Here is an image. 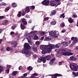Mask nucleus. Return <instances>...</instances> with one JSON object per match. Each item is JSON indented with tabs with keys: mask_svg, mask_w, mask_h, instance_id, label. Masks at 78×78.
Returning <instances> with one entry per match:
<instances>
[{
	"mask_svg": "<svg viewBox=\"0 0 78 78\" xmlns=\"http://www.w3.org/2000/svg\"><path fill=\"white\" fill-rule=\"evenodd\" d=\"M31 49V46L28 43H25L24 45V49L21 51L22 53L26 54V56L30 58V51L29 50Z\"/></svg>",
	"mask_w": 78,
	"mask_h": 78,
	"instance_id": "obj_1",
	"label": "nucleus"
},
{
	"mask_svg": "<svg viewBox=\"0 0 78 78\" xmlns=\"http://www.w3.org/2000/svg\"><path fill=\"white\" fill-rule=\"evenodd\" d=\"M68 51H70V50L69 49L66 48L60 50L57 52V54L58 56L59 57L61 56L62 55H63V56H71L73 55V53L68 52Z\"/></svg>",
	"mask_w": 78,
	"mask_h": 78,
	"instance_id": "obj_2",
	"label": "nucleus"
},
{
	"mask_svg": "<svg viewBox=\"0 0 78 78\" xmlns=\"http://www.w3.org/2000/svg\"><path fill=\"white\" fill-rule=\"evenodd\" d=\"M55 47V45L51 44H49L48 45H41L40 46V49L43 50H46L48 49L49 48H52Z\"/></svg>",
	"mask_w": 78,
	"mask_h": 78,
	"instance_id": "obj_3",
	"label": "nucleus"
},
{
	"mask_svg": "<svg viewBox=\"0 0 78 78\" xmlns=\"http://www.w3.org/2000/svg\"><path fill=\"white\" fill-rule=\"evenodd\" d=\"M49 35H51L52 36L57 38L59 36V32L55 30L54 32L51 31L49 33Z\"/></svg>",
	"mask_w": 78,
	"mask_h": 78,
	"instance_id": "obj_4",
	"label": "nucleus"
},
{
	"mask_svg": "<svg viewBox=\"0 0 78 78\" xmlns=\"http://www.w3.org/2000/svg\"><path fill=\"white\" fill-rule=\"evenodd\" d=\"M55 47L54 48H50L48 49H44L41 52V53L43 55H45L47 53H50L51 52V50L52 49H55Z\"/></svg>",
	"mask_w": 78,
	"mask_h": 78,
	"instance_id": "obj_5",
	"label": "nucleus"
},
{
	"mask_svg": "<svg viewBox=\"0 0 78 78\" xmlns=\"http://www.w3.org/2000/svg\"><path fill=\"white\" fill-rule=\"evenodd\" d=\"M69 67L70 69H77L78 68V65L76 63H72L70 64Z\"/></svg>",
	"mask_w": 78,
	"mask_h": 78,
	"instance_id": "obj_6",
	"label": "nucleus"
},
{
	"mask_svg": "<svg viewBox=\"0 0 78 78\" xmlns=\"http://www.w3.org/2000/svg\"><path fill=\"white\" fill-rule=\"evenodd\" d=\"M51 57L50 55H48L47 56H46L45 57H43L42 59L44 60L43 63H45L46 62V60L49 61Z\"/></svg>",
	"mask_w": 78,
	"mask_h": 78,
	"instance_id": "obj_7",
	"label": "nucleus"
},
{
	"mask_svg": "<svg viewBox=\"0 0 78 78\" xmlns=\"http://www.w3.org/2000/svg\"><path fill=\"white\" fill-rule=\"evenodd\" d=\"M71 40L72 41H73L72 43L73 44V45H75V44H76V43L78 42V39L77 38V37H73L71 38Z\"/></svg>",
	"mask_w": 78,
	"mask_h": 78,
	"instance_id": "obj_8",
	"label": "nucleus"
},
{
	"mask_svg": "<svg viewBox=\"0 0 78 78\" xmlns=\"http://www.w3.org/2000/svg\"><path fill=\"white\" fill-rule=\"evenodd\" d=\"M41 3L45 6H48L49 4V0H44L41 2Z\"/></svg>",
	"mask_w": 78,
	"mask_h": 78,
	"instance_id": "obj_9",
	"label": "nucleus"
},
{
	"mask_svg": "<svg viewBox=\"0 0 78 78\" xmlns=\"http://www.w3.org/2000/svg\"><path fill=\"white\" fill-rule=\"evenodd\" d=\"M26 39L28 41V43H29L30 45H32V42L31 40V36H27L26 37Z\"/></svg>",
	"mask_w": 78,
	"mask_h": 78,
	"instance_id": "obj_10",
	"label": "nucleus"
},
{
	"mask_svg": "<svg viewBox=\"0 0 78 78\" xmlns=\"http://www.w3.org/2000/svg\"><path fill=\"white\" fill-rule=\"evenodd\" d=\"M11 45L12 47L16 48L17 45V42L14 41H12L11 42Z\"/></svg>",
	"mask_w": 78,
	"mask_h": 78,
	"instance_id": "obj_11",
	"label": "nucleus"
},
{
	"mask_svg": "<svg viewBox=\"0 0 78 78\" xmlns=\"http://www.w3.org/2000/svg\"><path fill=\"white\" fill-rule=\"evenodd\" d=\"M50 5L52 6H55L56 4V0H50Z\"/></svg>",
	"mask_w": 78,
	"mask_h": 78,
	"instance_id": "obj_12",
	"label": "nucleus"
},
{
	"mask_svg": "<svg viewBox=\"0 0 78 78\" xmlns=\"http://www.w3.org/2000/svg\"><path fill=\"white\" fill-rule=\"evenodd\" d=\"M57 76H62V75L58 73L55 74L52 76V78H57Z\"/></svg>",
	"mask_w": 78,
	"mask_h": 78,
	"instance_id": "obj_13",
	"label": "nucleus"
},
{
	"mask_svg": "<svg viewBox=\"0 0 78 78\" xmlns=\"http://www.w3.org/2000/svg\"><path fill=\"white\" fill-rule=\"evenodd\" d=\"M55 57H53L52 59L51 60V62L50 63V64L53 66L54 64V62H53L55 61Z\"/></svg>",
	"mask_w": 78,
	"mask_h": 78,
	"instance_id": "obj_14",
	"label": "nucleus"
},
{
	"mask_svg": "<svg viewBox=\"0 0 78 78\" xmlns=\"http://www.w3.org/2000/svg\"><path fill=\"white\" fill-rule=\"evenodd\" d=\"M76 57L74 56H71L69 58V60H70L71 61H76Z\"/></svg>",
	"mask_w": 78,
	"mask_h": 78,
	"instance_id": "obj_15",
	"label": "nucleus"
},
{
	"mask_svg": "<svg viewBox=\"0 0 78 78\" xmlns=\"http://www.w3.org/2000/svg\"><path fill=\"white\" fill-rule=\"evenodd\" d=\"M61 44L62 45L63 44L64 47H65L68 46V45H69V44H68L67 42H66L65 41L61 43Z\"/></svg>",
	"mask_w": 78,
	"mask_h": 78,
	"instance_id": "obj_16",
	"label": "nucleus"
},
{
	"mask_svg": "<svg viewBox=\"0 0 78 78\" xmlns=\"http://www.w3.org/2000/svg\"><path fill=\"white\" fill-rule=\"evenodd\" d=\"M56 11L53 10L51 11V13L50 14V16H53V15L56 14Z\"/></svg>",
	"mask_w": 78,
	"mask_h": 78,
	"instance_id": "obj_17",
	"label": "nucleus"
},
{
	"mask_svg": "<svg viewBox=\"0 0 78 78\" xmlns=\"http://www.w3.org/2000/svg\"><path fill=\"white\" fill-rule=\"evenodd\" d=\"M25 11L27 13H28L30 11V7H27L26 9L25 10Z\"/></svg>",
	"mask_w": 78,
	"mask_h": 78,
	"instance_id": "obj_18",
	"label": "nucleus"
},
{
	"mask_svg": "<svg viewBox=\"0 0 78 78\" xmlns=\"http://www.w3.org/2000/svg\"><path fill=\"white\" fill-rule=\"evenodd\" d=\"M51 39L50 38V37H47L44 38V41H50Z\"/></svg>",
	"mask_w": 78,
	"mask_h": 78,
	"instance_id": "obj_19",
	"label": "nucleus"
},
{
	"mask_svg": "<svg viewBox=\"0 0 78 78\" xmlns=\"http://www.w3.org/2000/svg\"><path fill=\"white\" fill-rule=\"evenodd\" d=\"M61 0H55V2H58V4H57V5H56V7H57L58 6V5H61Z\"/></svg>",
	"mask_w": 78,
	"mask_h": 78,
	"instance_id": "obj_20",
	"label": "nucleus"
},
{
	"mask_svg": "<svg viewBox=\"0 0 78 78\" xmlns=\"http://www.w3.org/2000/svg\"><path fill=\"white\" fill-rule=\"evenodd\" d=\"M68 21L69 23H72L73 22V20L72 19V18H69L68 19Z\"/></svg>",
	"mask_w": 78,
	"mask_h": 78,
	"instance_id": "obj_21",
	"label": "nucleus"
},
{
	"mask_svg": "<svg viewBox=\"0 0 78 78\" xmlns=\"http://www.w3.org/2000/svg\"><path fill=\"white\" fill-rule=\"evenodd\" d=\"M61 45H62V44H60V43H58L57 44H56L55 45V47L56 48H59V47H61Z\"/></svg>",
	"mask_w": 78,
	"mask_h": 78,
	"instance_id": "obj_22",
	"label": "nucleus"
},
{
	"mask_svg": "<svg viewBox=\"0 0 78 78\" xmlns=\"http://www.w3.org/2000/svg\"><path fill=\"white\" fill-rule=\"evenodd\" d=\"M73 75L72 76L73 77H76V76H78V74L75 73V72H73Z\"/></svg>",
	"mask_w": 78,
	"mask_h": 78,
	"instance_id": "obj_23",
	"label": "nucleus"
},
{
	"mask_svg": "<svg viewBox=\"0 0 78 78\" xmlns=\"http://www.w3.org/2000/svg\"><path fill=\"white\" fill-rule=\"evenodd\" d=\"M8 20H5L4 21H3L2 22V24L3 25H5L6 24V23L8 22Z\"/></svg>",
	"mask_w": 78,
	"mask_h": 78,
	"instance_id": "obj_24",
	"label": "nucleus"
},
{
	"mask_svg": "<svg viewBox=\"0 0 78 78\" xmlns=\"http://www.w3.org/2000/svg\"><path fill=\"white\" fill-rule=\"evenodd\" d=\"M39 39V37L37 35L35 34L34 37V40H37Z\"/></svg>",
	"mask_w": 78,
	"mask_h": 78,
	"instance_id": "obj_25",
	"label": "nucleus"
},
{
	"mask_svg": "<svg viewBox=\"0 0 78 78\" xmlns=\"http://www.w3.org/2000/svg\"><path fill=\"white\" fill-rule=\"evenodd\" d=\"M42 61H43V62H44V60L42 59V57L41 58V59L39 58L37 60L38 62H39V63L41 62Z\"/></svg>",
	"mask_w": 78,
	"mask_h": 78,
	"instance_id": "obj_26",
	"label": "nucleus"
},
{
	"mask_svg": "<svg viewBox=\"0 0 78 78\" xmlns=\"http://www.w3.org/2000/svg\"><path fill=\"white\" fill-rule=\"evenodd\" d=\"M17 4L15 2H13L12 3V8H16L17 7Z\"/></svg>",
	"mask_w": 78,
	"mask_h": 78,
	"instance_id": "obj_27",
	"label": "nucleus"
},
{
	"mask_svg": "<svg viewBox=\"0 0 78 78\" xmlns=\"http://www.w3.org/2000/svg\"><path fill=\"white\" fill-rule=\"evenodd\" d=\"M16 27V24H14L11 27V29H12V30H15V29Z\"/></svg>",
	"mask_w": 78,
	"mask_h": 78,
	"instance_id": "obj_28",
	"label": "nucleus"
},
{
	"mask_svg": "<svg viewBox=\"0 0 78 78\" xmlns=\"http://www.w3.org/2000/svg\"><path fill=\"white\" fill-rule=\"evenodd\" d=\"M20 28L21 30H23L25 28V26L23 24H21Z\"/></svg>",
	"mask_w": 78,
	"mask_h": 78,
	"instance_id": "obj_29",
	"label": "nucleus"
},
{
	"mask_svg": "<svg viewBox=\"0 0 78 78\" xmlns=\"http://www.w3.org/2000/svg\"><path fill=\"white\" fill-rule=\"evenodd\" d=\"M65 14V13H62V14H61L60 16V17L61 18H64L65 17V15H64Z\"/></svg>",
	"mask_w": 78,
	"mask_h": 78,
	"instance_id": "obj_30",
	"label": "nucleus"
},
{
	"mask_svg": "<svg viewBox=\"0 0 78 78\" xmlns=\"http://www.w3.org/2000/svg\"><path fill=\"white\" fill-rule=\"evenodd\" d=\"M26 12L25 11V10L22 11V15L23 16H25V14H26Z\"/></svg>",
	"mask_w": 78,
	"mask_h": 78,
	"instance_id": "obj_31",
	"label": "nucleus"
},
{
	"mask_svg": "<svg viewBox=\"0 0 78 78\" xmlns=\"http://www.w3.org/2000/svg\"><path fill=\"white\" fill-rule=\"evenodd\" d=\"M56 21H52L51 22V25H56Z\"/></svg>",
	"mask_w": 78,
	"mask_h": 78,
	"instance_id": "obj_32",
	"label": "nucleus"
},
{
	"mask_svg": "<svg viewBox=\"0 0 78 78\" xmlns=\"http://www.w3.org/2000/svg\"><path fill=\"white\" fill-rule=\"evenodd\" d=\"M18 71H14L12 73V75L13 76H15L17 74V73Z\"/></svg>",
	"mask_w": 78,
	"mask_h": 78,
	"instance_id": "obj_33",
	"label": "nucleus"
},
{
	"mask_svg": "<svg viewBox=\"0 0 78 78\" xmlns=\"http://www.w3.org/2000/svg\"><path fill=\"white\" fill-rule=\"evenodd\" d=\"M21 14H22V12L20 11L17 14V16L18 17H20L21 16Z\"/></svg>",
	"mask_w": 78,
	"mask_h": 78,
	"instance_id": "obj_34",
	"label": "nucleus"
},
{
	"mask_svg": "<svg viewBox=\"0 0 78 78\" xmlns=\"http://www.w3.org/2000/svg\"><path fill=\"white\" fill-rule=\"evenodd\" d=\"M35 9V6L34 5H32L30 7V9H32V10H33V9Z\"/></svg>",
	"mask_w": 78,
	"mask_h": 78,
	"instance_id": "obj_35",
	"label": "nucleus"
},
{
	"mask_svg": "<svg viewBox=\"0 0 78 78\" xmlns=\"http://www.w3.org/2000/svg\"><path fill=\"white\" fill-rule=\"evenodd\" d=\"M24 21H25V18L21 19V20L20 21V22H22V23H23Z\"/></svg>",
	"mask_w": 78,
	"mask_h": 78,
	"instance_id": "obj_36",
	"label": "nucleus"
},
{
	"mask_svg": "<svg viewBox=\"0 0 78 78\" xmlns=\"http://www.w3.org/2000/svg\"><path fill=\"white\" fill-rule=\"evenodd\" d=\"M7 66L6 67L7 68H8L10 69V68H11V67H12V66H11V65H7Z\"/></svg>",
	"mask_w": 78,
	"mask_h": 78,
	"instance_id": "obj_37",
	"label": "nucleus"
},
{
	"mask_svg": "<svg viewBox=\"0 0 78 78\" xmlns=\"http://www.w3.org/2000/svg\"><path fill=\"white\" fill-rule=\"evenodd\" d=\"M45 33L44 32H42L40 33V35L41 36H43V35H44V34H45Z\"/></svg>",
	"mask_w": 78,
	"mask_h": 78,
	"instance_id": "obj_38",
	"label": "nucleus"
},
{
	"mask_svg": "<svg viewBox=\"0 0 78 78\" xmlns=\"http://www.w3.org/2000/svg\"><path fill=\"white\" fill-rule=\"evenodd\" d=\"M36 44L37 45H39L40 44V42L39 41H37L36 42Z\"/></svg>",
	"mask_w": 78,
	"mask_h": 78,
	"instance_id": "obj_39",
	"label": "nucleus"
},
{
	"mask_svg": "<svg viewBox=\"0 0 78 78\" xmlns=\"http://www.w3.org/2000/svg\"><path fill=\"white\" fill-rule=\"evenodd\" d=\"M71 69L73 71H78V69Z\"/></svg>",
	"mask_w": 78,
	"mask_h": 78,
	"instance_id": "obj_40",
	"label": "nucleus"
},
{
	"mask_svg": "<svg viewBox=\"0 0 78 78\" xmlns=\"http://www.w3.org/2000/svg\"><path fill=\"white\" fill-rule=\"evenodd\" d=\"M71 5H72V3L69 2L68 3L67 5V6H71Z\"/></svg>",
	"mask_w": 78,
	"mask_h": 78,
	"instance_id": "obj_41",
	"label": "nucleus"
},
{
	"mask_svg": "<svg viewBox=\"0 0 78 78\" xmlns=\"http://www.w3.org/2000/svg\"><path fill=\"white\" fill-rule=\"evenodd\" d=\"M25 34L26 35H28L29 33H28V31L27 30L25 31Z\"/></svg>",
	"mask_w": 78,
	"mask_h": 78,
	"instance_id": "obj_42",
	"label": "nucleus"
},
{
	"mask_svg": "<svg viewBox=\"0 0 78 78\" xmlns=\"http://www.w3.org/2000/svg\"><path fill=\"white\" fill-rule=\"evenodd\" d=\"M23 25H27V22L26 21H24V22L23 23Z\"/></svg>",
	"mask_w": 78,
	"mask_h": 78,
	"instance_id": "obj_43",
	"label": "nucleus"
},
{
	"mask_svg": "<svg viewBox=\"0 0 78 78\" xmlns=\"http://www.w3.org/2000/svg\"><path fill=\"white\" fill-rule=\"evenodd\" d=\"M48 17H46L44 19V20H45V21H47V20H48Z\"/></svg>",
	"mask_w": 78,
	"mask_h": 78,
	"instance_id": "obj_44",
	"label": "nucleus"
},
{
	"mask_svg": "<svg viewBox=\"0 0 78 78\" xmlns=\"http://www.w3.org/2000/svg\"><path fill=\"white\" fill-rule=\"evenodd\" d=\"M33 49L34 50H35V51H37V48L36 47L33 48Z\"/></svg>",
	"mask_w": 78,
	"mask_h": 78,
	"instance_id": "obj_45",
	"label": "nucleus"
},
{
	"mask_svg": "<svg viewBox=\"0 0 78 78\" xmlns=\"http://www.w3.org/2000/svg\"><path fill=\"white\" fill-rule=\"evenodd\" d=\"M4 17L5 16H0V20L3 19Z\"/></svg>",
	"mask_w": 78,
	"mask_h": 78,
	"instance_id": "obj_46",
	"label": "nucleus"
},
{
	"mask_svg": "<svg viewBox=\"0 0 78 78\" xmlns=\"http://www.w3.org/2000/svg\"><path fill=\"white\" fill-rule=\"evenodd\" d=\"M72 17H73V18H76V17H77V16L76 15L74 14L72 16Z\"/></svg>",
	"mask_w": 78,
	"mask_h": 78,
	"instance_id": "obj_47",
	"label": "nucleus"
},
{
	"mask_svg": "<svg viewBox=\"0 0 78 78\" xmlns=\"http://www.w3.org/2000/svg\"><path fill=\"white\" fill-rule=\"evenodd\" d=\"M6 72L7 73H9V69H7L6 70Z\"/></svg>",
	"mask_w": 78,
	"mask_h": 78,
	"instance_id": "obj_48",
	"label": "nucleus"
},
{
	"mask_svg": "<svg viewBox=\"0 0 78 78\" xmlns=\"http://www.w3.org/2000/svg\"><path fill=\"white\" fill-rule=\"evenodd\" d=\"M6 50L8 51H10V48L9 47H7L6 48Z\"/></svg>",
	"mask_w": 78,
	"mask_h": 78,
	"instance_id": "obj_49",
	"label": "nucleus"
},
{
	"mask_svg": "<svg viewBox=\"0 0 78 78\" xmlns=\"http://www.w3.org/2000/svg\"><path fill=\"white\" fill-rule=\"evenodd\" d=\"M9 9V7H8L5 9V11H8Z\"/></svg>",
	"mask_w": 78,
	"mask_h": 78,
	"instance_id": "obj_50",
	"label": "nucleus"
},
{
	"mask_svg": "<svg viewBox=\"0 0 78 78\" xmlns=\"http://www.w3.org/2000/svg\"><path fill=\"white\" fill-rule=\"evenodd\" d=\"M33 56H34V58L36 59V58H37V55H33Z\"/></svg>",
	"mask_w": 78,
	"mask_h": 78,
	"instance_id": "obj_51",
	"label": "nucleus"
},
{
	"mask_svg": "<svg viewBox=\"0 0 78 78\" xmlns=\"http://www.w3.org/2000/svg\"><path fill=\"white\" fill-rule=\"evenodd\" d=\"M10 34H11V35H12L13 34H14V32H13V31H11L10 32Z\"/></svg>",
	"mask_w": 78,
	"mask_h": 78,
	"instance_id": "obj_52",
	"label": "nucleus"
},
{
	"mask_svg": "<svg viewBox=\"0 0 78 78\" xmlns=\"http://www.w3.org/2000/svg\"><path fill=\"white\" fill-rule=\"evenodd\" d=\"M33 75H34V76H37L38 74L37 73H34Z\"/></svg>",
	"mask_w": 78,
	"mask_h": 78,
	"instance_id": "obj_53",
	"label": "nucleus"
},
{
	"mask_svg": "<svg viewBox=\"0 0 78 78\" xmlns=\"http://www.w3.org/2000/svg\"><path fill=\"white\" fill-rule=\"evenodd\" d=\"M34 28H35V26H34L31 29V30H34Z\"/></svg>",
	"mask_w": 78,
	"mask_h": 78,
	"instance_id": "obj_54",
	"label": "nucleus"
},
{
	"mask_svg": "<svg viewBox=\"0 0 78 78\" xmlns=\"http://www.w3.org/2000/svg\"><path fill=\"white\" fill-rule=\"evenodd\" d=\"M44 37H42L41 38V40L43 41L44 40Z\"/></svg>",
	"mask_w": 78,
	"mask_h": 78,
	"instance_id": "obj_55",
	"label": "nucleus"
},
{
	"mask_svg": "<svg viewBox=\"0 0 78 78\" xmlns=\"http://www.w3.org/2000/svg\"><path fill=\"white\" fill-rule=\"evenodd\" d=\"M65 26V24L64 23H62V27H64Z\"/></svg>",
	"mask_w": 78,
	"mask_h": 78,
	"instance_id": "obj_56",
	"label": "nucleus"
},
{
	"mask_svg": "<svg viewBox=\"0 0 78 78\" xmlns=\"http://www.w3.org/2000/svg\"><path fill=\"white\" fill-rule=\"evenodd\" d=\"M24 77H25V76H27V74L25 73L23 74Z\"/></svg>",
	"mask_w": 78,
	"mask_h": 78,
	"instance_id": "obj_57",
	"label": "nucleus"
},
{
	"mask_svg": "<svg viewBox=\"0 0 78 78\" xmlns=\"http://www.w3.org/2000/svg\"><path fill=\"white\" fill-rule=\"evenodd\" d=\"M4 68H5V67H3L0 65V69H4Z\"/></svg>",
	"mask_w": 78,
	"mask_h": 78,
	"instance_id": "obj_58",
	"label": "nucleus"
},
{
	"mask_svg": "<svg viewBox=\"0 0 78 78\" xmlns=\"http://www.w3.org/2000/svg\"><path fill=\"white\" fill-rule=\"evenodd\" d=\"M3 29H0V34L2 33V31H3Z\"/></svg>",
	"mask_w": 78,
	"mask_h": 78,
	"instance_id": "obj_59",
	"label": "nucleus"
},
{
	"mask_svg": "<svg viewBox=\"0 0 78 78\" xmlns=\"http://www.w3.org/2000/svg\"><path fill=\"white\" fill-rule=\"evenodd\" d=\"M58 64L59 66L61 65H62V62H59L58 63Z\"/></svg>",
	"mask_w": 78,
	"mask_h": 78,
	"instance_id": "obj_60",
	"label": "nucleus"
},
{
	"mask_svg": "<svg viewBox=\"0 0 78 78\" xmlns=\"http://www.w3.org/2000/svg\"><path fill=\"white\" fill-rule=\"evenodd\" d=\"M66 30H63L61 31L62 33H64L66 32Z\"/></svg>",
	"mask_w": 78,
	"mask_h": 78,
	"instance_id": "obj_61",
	"label": "nucleus"
},
{
	"mask_svg": "<svg viewBox=\"0 0 78 78\" xmlns=\"http://www.w3.org/2000/svg\"><path fill=\"white\" fill-rule=\"evenodd\" d=\"M27 69H33V67L31 66H29L27 67Z\"/></svg>",
	"mask_w": 78,
	"mask_h": 78,
	"instance_id": "obj_62",
	"label": "nucleus"
},
{
	"mask_svg": "<svg viewBox=\"0 0 78 78\" xmlns=\"http://www.w3.org/2000/svg\"><path fill=\"white\" fill-rule=\"evenodd\" d=\"M71 40H69L67 42V43H68V44H70V43H71Z\"/></svg>",
	"mask_w": 78,
	"mask_h": 78,
	"instance_id": "obj_63",
	"label": "nucleus"
},
{
	"mask_svg": "<svg viewBox=\"0 0 78 78\" xmlns=\"http://www.w3.org/2000/svg\"><path fill=\"white\" fill-rule=\"evenodd\" d=\"M30 78H36V77L34 76H33L31 77Z\"/></svg>",
	"mask_w": 78,
	"mask_h": 78,
	"instance_id": "obj_64",
	"label": "nucleus"
}]
</instances>
